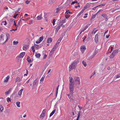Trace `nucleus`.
Listing matches in <instances>:
<instances>
[{"instance_id":"nucleus-1","label":"nucleus","mask_w":120,"mask_h":120,"mask_svg":"<svg viewBox=\"0 0 120 120\" xmlns=\"http://www.w3.org/2000/svg\"><path fill=\"white\" fill-rule=\"evenodd\" d=\"M69 94H67L70 102H75L76 99L73 96L74 85L77 86L80 84V79L79 77L75 76L73 79L72 77H69Z\"/></svg>"},{"instance_id":"nucleus-2","label":"nucleus","mask_w":120,"mask_h":120,"mask_svg":"<svg viewBox=\"0 0 120 120\" xmlns=\"http://www.w3.org/2000/svg\"><path fill=\"white\" fill-rule=\"evenodd\" d=\"M79 62L78 60H75L73 61L71 65L69 66V71L75 69L76 65Z\"/></svg>"},{"instance_id":"nucleus-3","label":"nucleus","mask_w":120,"mask_h":120,"mask_svg":"<svg viewBox=\"0 0 120 120\" xmlns=\"http://www.w3.org/2000/svg\"><path fill=\"white\" fill-rule=\"evenodd\" d=\"M46 109H44L43 110L40 116V118L42 119L43 118V117L45 116V112Z\"/></svg>"},{"instance_id":"nucleus-4","label":"nucleus","mask_w":120,"mask_h":120,"mask_svg":"<svg viewBox=\"0 0 120 120\" xmlns=\"http://www.w3.org/2000/svg\"><path fill=\"white\" fill-rule=\"evenodd\" d=\"M25 54V52H21L17 57L22 58L23 57Z\"/></svg>"},{"instance_id":"nucleus-5","label":"nucleus","mask_w":120,"mask_h":120,"mask_svg":"<svg viewBox=\"0 0 120 120\" xmlns=\"http://www.w3.org/2000/svg\"><path fill=\"white\" fill-rule=\"evenodd\" d=\"M98 34H97L95 36L94 40L95 42L96 43H98Z\"/></svg>"},{"instance_id":"nucleus-6","label":"nucleus","mask_w":120,"mask_h":120,"mask_svg":"<svg viewBox=\"0 0 120 120\" xmlns=\"http://www.w3.org/2000/svg\"><path fill=\"white\" fill-rule=\"evenodd\" d=\"M38 80L37 79L35 80L33 82V85L34 87L36 86V85H37L38 84Z\"/></svg>"},{"instance_id":"nucleus-7","label":"nucleus","mask_w":120,"mask_h":120,"mask_svg":"<svg viewBox=\"0 0 120 120\" xmlns=\"http://www.w3.org/2000/svg\"><path fill=\"white\" fill-rule=\"evenodd\" d=\"M80 49L82 52H84L85 50L86 49V48H85V46L82 45L81 46Z\"/></svg>"},{"instance_id":"nucleus-8","label":"nucleus","mask_w":120,"mask_h":120,"mask_svg":"<svg viewBox=\"0 0 120 120\" xmlns=\"http://www.w3.org/2000/svg\"><path fill=\"white\" fill-rule=\"evenodd\" d=\"M6 36L7 37V39H6V40L4 42V43H5L7 41L9 38L10 35L8 33H7L6 34Z\"/></svg>"},{"instance_id":"nucleus-9","label":"nucleus","mask_w":120,"mask_h":120,"mask_svg":"<svg viewBox=\"0 0 120 120\" xmlns=\"http://www.w3.org/2000/svg\"><path fill=\"white\" fill-rule=\"evenodd\" d=\"M23 89H22L20 90L18 92V94L20 96V97H21V95L22 94V91L23 90Z\"/></svg>"},{"instance_id":"nucleus-10","label":"nucleus","mask_w":120,"mask_h":120,"mask_svg":"<svg viewBox=\"0 0 120 120\" xmlns=\"http://www.w3.org/2000/svg\"><path fill=\"white\" fill-rule=\"evenodd\" d=\"M21 80V79L19 77H17L15 80V83H16L17 82H19Z\"/></svg>"},{"instance_id":"nucleus-11","label":"nucleus","mask_w":120,"mask_h":120,"mask_svg":"<svg viewBox=\"0 0 120 120\" xmlns=\"http://www.w3.org/2000/svg\"><path fill=\"white\" fill-rule=\"evenodd\" d=\"M90 6V4L89 3H87L86 4V6L84 7V8L85 9L89 7Z\"/></svg>"},{"instance_id":"nucleus-12","label":"nucleus","mask_w":120,"mask_h":120,"mask_svg":"<svg viewBox=\"0 0 120 120\" xmlns=\"http://www.w3.org/2000/svg\"><path fill=\"white\" fill-rule=\"evenodd\" d=\"M58 45L56 43V44L54 46L52 49L53 50H55Z\"/></svg>"},{"instance_id":"nucleus-13","label":"nucleus","mask_w":120,"mask_h":120,"mask_svg":"<svg viewBox=\"0 0 120 120\" xmlns=\"http://www.w3.org/2000/svg\"><path fill=\"white\" fill-rule=\"evenodd\" d=\"M41 15H42L41 14L39 15H38L37 17V20H40L42 18V17H41Z\"/></svg>"},{"instance_id":"nucleus-14","label":"nucleus","mask_w":120,"mask_h":120,"mask_svg":"<svg viewBox=\"0 0 120 120\" xmlns=\"http://www.w3.org/2000/svg\"><path fill=\"white\" fill-rule=\"evenodd\" d=\"M54 50H53L52 49L51 51L50 52L49 56L50 57H51V56L53 54Z\"/></svg>"},{"instance_id":"nucleus-15","label":"nucleus","mask_w":120,"mask_h":120,"mask_svg":"<svg viewBox=\"0 0 120 120\" xmlns=\"http://www.w3.org/2000/svg\"><path fill=\"white\" fill-rule=\"evenodd\" d=\"M9 78L10 77L9 75L7 76L6 77V79L4 80V82H7L8 80L9 79Z\"/></svg>"},{"instance_id":"nucleus-16","label":"nucleus","mask_w":120,"mask_h":120,"mask_svg":"<svg viewBox=\"0 0 120 120\" xmlns=\"http://www.w3.org/2000/svg\"><path fill=\"white\" fill-rule=\"evenodd\" d=\"M52 41V39L51 38H49L48 39L47 41V43H51Z\"/></svg>"},{"instance_id":"nucleus-17","label":"nucleus","mask_w":120,"mask_h":120,"mask_svg":"<svg viewBox=\"0 0 120 120\" xmlns=\"http://www.w3.org/2000/svg\"><path fill=\"white\" fill-rule=\"evenodd\" d=\"M55 109H54L52 111V112L50 114L49 117H50L51 116H52L54 114L55 112Z\"/></svg>"},{"instance_id":"nucleus-18","label":"nucleus","mask_w":120,"mask_h":120,"mask_svg":"<svg viewBox=\"0 0 120 120\" xmlns=\"http://www.w3.org/2000/svg\"><path fill=\"white\" fill-rule=\"evenodd\" d=\"M28 48V46L27 45H25L23 47V49L24 50H26Z\"/></svg>"},{"instance_id":"nucleus-19","label":"nucleus","mask_w":120,"mask_h":120,"mask_svg":"<svg viewBox=\"0 0 120 120\" xmlns=\"http://www.w3.org/2000/svg\"><path fill=\"white\" fill-rule=\"evenodd\" d=\"M35 56L37 58H39L41 56V55L40 53L37 54L36 52H35Z\"/></svg>"},{"instance_id":"nucleus-20","label":"nucleus","mask_w":120,"mask_h":120,"mask_svg":"<svg viewBox=\"0 0 120 120\" xmlns=\"http://www.w3.org/2000/svg\"><path fill=\"white\" fill-rule=\"evenodd\" d=\"M4 35L3 34H1L0 37V41H1L3 40H4V38H3Z\"/></svg>"},{"instance_id":"nucleus-21","label":"nucleus","mask_w":120,"mask_h":120,"mask_svg":"<svg viewBox=\"0 0 120 120\" xmlns=\"http://www.w3.org/2000/svg\"><path fill=\"white\" fill-rule=\"evenodd\" d=\"M7 24V22L6 21H3L1 22V24L2 25H6Z\"/></svg>"},{"instance_id":"nucleus-22","label":"nucleus","mask_w":120,"mask_h":120,"mask_svg":"<svg viewBox=\"0 0 120 120\" xmlns=\"http://www.w3.org/2000/svg\"><path fill=\"white\" fill-rule=\"evenodd\" d=\"M55 0H49V3L50 4H52L54 2Z\"/></svg>"},{"instance_id":"nucleus-23","label":"nucleus","mask_w":120,"mask_h":120,"mask_svg":"<svg viewBox=\"0 0 120 120\" xmlns=\"http://www.w3.org/2000/svg\"><path fill=\"white\" fill-rule=\"evenodd\" d=\"M20 102L19 101H17L16 103V104L17 105V106L18 107H20Z\"/></svg>"},{"instance_id":"nucleus-24","label":"nucleus","mask_w":120,"mask_h":120,"mask_svg":"<svg viewBox=\"0 0 120 120\" xmlns=\"http://www.w3.org/2000/svg\"><path fill=\"white\" fill-rule=\"evenodd\" d=\"M97 14V13H95L94 14V15H92V17L91 18V20H92L93 19H94L95 18L96 15Z\"/></svg>"},{"instance_id":"nucleus-25","label":"nucleus","mask_w":120,"mask_h":120,"mask_svg":"<svg viewBox=\"0 0 120 120\" xmlns=\"http://www.w3.org/2000/svg\"><path fill=\"white\" fill-rule=\"evenodd\" d=\"M101 16L105 18L108 17L107 15L105 14H102L101 15Z\"/></svg>"},{"instance_id":"nucleus-26","label":"nucleus","mask_w":120,"mask_h":120,"mask_svg":"<svg viewBox=\"0 0 120 120\" xmlns=\"http://www.w3.org/2000/svg\"><path fill=\"white\" fill-rule=\"evenodd\" d=\"M59 86V85H58V86H57V87H56V96H57V94L58 93V90Z\"/></svg>"},{"instance_id":"nucleus-27","label":"nucleus","mask_w":120,"mask_h":120,"mask_svg":"<svg viewBox=\"0 0 120 120\" xmlns=\"http://www.w3.org/2000/svg\"><path fill=\"white\" fill-rule=\"evenodd\" d=\"M115 55L112 52V53L110 55V57L111 58H113L114 56H115Z\"/></svg>"},{"instance_id":"nucleus-28","label":"nucleus","mask_w":120,"mask_h":120,"mask_svg":"<svg viewBox=\"0 0 120 120\" xmlns=\"http://www.w3.org/2000/svg\"><path fill=\"white\" fill-rule=\"evenodd\" d=\"M4 109V107L1 105H0V110L1 112H2V110Z\"/></svg>"},{"instance_id":"nucleus-29","label":"nucleus","mask_w":120,"mask_h":120,"mask_svg":"<svg viewBox=\"0 0 120 120\" xmlns=\"http://www.w3.org/2000/svg\"><path fill=\"white\" fill-rule=\"evenodd\" d=\"M118 50L117 49H116L115 50L112 52L114 54H115V55H116V54L118 53Z\"/></svg>"},{"instance_id":"nucleus-30","label":"nucleus","mask_w":120,"mask_h":120,"mask_svg":"<svg viewBox=\"0 0 120 120\" xmlns=\"http://www.w3.org/2000/svg\"><path fill=\"white\" fill-rule=\"evenodd\" d=\"M71 1L69 0H67V2L65 3L66 4L68 5H69Z\"/></svg>"},{"instance_id":"nucleus-31","label":"nucleus","mask_w":120,"mask_h":120,"mask_svg":"<svg viewBox=\"0 0 120 120\" xmlns=\"http://www.w3.org/2000/svg\"><path fill=\"white\" fill-rule=\"evenodd\" d=\"M97 54V53H96L95 52L92 55V56H90V58L91 57V58H92V59L94 57V56Z\"/></svg>"},{"instance_id":"nucleus-32","label":"nucleus","mask_w":120,"mask_h":120,"mask_svg":"<svg viewBox=\"0 0 120 120\" xmlns=\"http://www.w3.org/2000/svg\"><path fill=\"white\" fill-rule=\"evenodd\" d=\"M69 10L68 9V10H66V12L65 13H67V14H72V13L71 12H70V11H69Z\"/></svg>"},{"instance_id":"nucleus-33","label":"nucleus","mask_w":120,"mask_h":120,"mask_svg":"<svg viewBox=\"0 0 120 120\" xmlns=\"http://www.w3.org/2000/svg\"><path fill=\"white\" fill-rule=\"evenodd\" d=\"M89 25H90L89 24H87L86 25L85 27L83 30L84 31L85 30L88 28V27L89 26Z\"/></svg>"},{"instance_id":"nucleus-34","label":"nucleus","mask_w":120,"mask_h":120,"mask_svg":"<svg viewBox=\"0 0 120 120\" xmlns=\"http://www.w3.org/2000/svg\"><path fill=\"white\" fill-rule=\"evenodd\" d=\"M47 13H46L45 12L44 13V17L45 18V20H47V17L46 16Z\"/></svg>"},{"instance_id":"nucleus-35","label":"nucleus","mask_w":120,"mask_h":120,"mask_svg":"<svg viewBox=\"0 0 120 120\" xmlns=\"http://www.w3.org/2000/svg\"><path fill=\"white\" fill-rule=\"evenodd\" d=\"M61 26H60V24L59 23V24L58 26L56 27V28L59 30L60 29Z\"/></svg>"},{"instance_id":"nucleus-36","label":"nucleus","mask_w":120,"mask_h":120,"mask_svg":"<svg viewBox=\"0 0 120 120\" xmlns=\"http://www.w3.org/2000/svg\"><path fill=\"white\" fill-rule=\"evenodd\" d=\"M43 36H42L40 37L39 39V41L41 42L43 40Z\"/></svg>"},{"instance_id":"nucleus-37","label":"nucleus","mask_w":120,"mask_h":120,"mask_svg":"<svg viewBox=\"0 0 120 120\" xmlns=\"http://www.w3.org/2000/svg\"><path fill=\"white\" fill-rule=\"evenodd\" d=\"M82 63L85 67L86 66V64L85 61L83 60L82 61Z\"/></svg>"},{"instance_id":"nucleus-38","label":"nucleus","mask_w":120,"mask_h":120,"mask_svg":"<svg viewBox=\"0 0 120 120\" xmlns=\"http://www.w3.org/2000/svg\"><path fill=\"white\" fill-rule=\"evenodd\" d=\"M19 43L18 41H14L13 42V44L14 45H16L17 44Z\"/></svg>"},{"instance_id":"nucleus-39","label":"nucleus","mask_w":120,"mask_h":120,"mask_svg":"<svg viewBox=\"0 0 120 120\" xmlns=\"http://www.w3.org/2000/svg\"><path fill=\"white\" fill-rule=\"evenodd\" d=\"M45 77V76L44 75L41 78L40 80L41 82L42 81L44 80V78Z\"/></svg>"},{"instance_id":"nucleus-40","label":"nucleus","mask_w":120,"mask_h":120,"mask_svg":"<svg viewBox=\"0 0 120 120\" xmlns=\"http://www.w3.org/2000/svg\"><path fill=\"white\" fill-rule=\"evenodd\" d=\"M66 22V19H64L60 22V24H63Z\"/></svg>"},{"instance_id":"nucleus-41","label":"nucleus","mask_w":120,"mask_h":120,"mask_svg":"<svg viewBox=\"0 0 120 120\" xmlns=\"http://www.w3.org/2000/svg\"><path fill=\"white\" fill-rule=\"evenodd\" d=\"M106 3H105L103 4H101L98 6V7L99 6H104L106 4Z\"/></svg>"},{"instance_id":"nucleus-42","label":"nucleus","mask_w":120,"mask_h":120,"mask_svg":"<svg viewBox=\"0 0 120 120\" xmlns=\"http://www.w3.org/2000/svg\"><path fill=\"white\" fill-rule=\"evenodd\" d=\"M75 3H77L78 4H79V3H78L77 1H74L72 2V3L71 4L72 5Z\"/></svg>"},{"instance_id":"nucleus-43","label":"nucleus","mask_w":120,"mask_h":120,"mask_svg":"<svg viewBox=\"0 0 120 120\" xmlns=\"http://www.w3.org/2000/svg\"><path fill=\"white\" fill-rule=\"evenodd\" d=\"M68 14H67V15H65V17L67 19H68V18H69L70 16V15H68Z\"/></svg>"},{"instance_id":"nucleus-44","label":"nucleus","mask_w":120,"mask_h":120,"mask_svg":"<svg viewBox=\"0 0 120 120\" xmlns=\"http://www.w3.org/2000/svg\"><path fill=\"white\" fill-rule=\"evenodd\" d=\"M34 45H35V47L37 49H38L39 47L38 45L37 44H34Z\"/></svg>"},{"instance_id":"nucleus-45","label":"nucleus","mask_w":120,"mask_h":120,"mask_svg":"<svg viewBox=\"0 0 120 120\" xmlns=\"http://www.w3.org/2000/svg\"><path fill=\"white\" fill-rule=\"evenodd\" d=\"M7 101L8 102H9V101H11V99L9 98H7Z\"/></svg>"},{"instance_id":"nucleus-46","label":"nucleus","mask_w":120,"mask_h":120,"mask_svg":"<svg viewBox=\"0 0 120 120\" xmlns=\"http://www.w3.org/2000/svg\"><path fill=\"white\" fill-rule=\"evenodd\" d=\"M120 77V73H119L116 77V78H118Z\"/></svg>"},{"instance_id":"nucleus-47","label":"nucleus","mask_w":120,"mask_h":120,"mask_svg":"<svg viewBox=\"0 0 120 120\" xmlns=\"http://www.w3.org/2000/svg\"><path fill=\"white\" fill-rule=\"evenodd\" d=\"M85 9L83 8V9L82 10V11L80 12L81 14L84 11Z\"/></svg>"},{"instance_id":"nucleus-48","label":"nucleus","mask_w":120,"mask_h":120,"mask_svg":"<svg viewBox=\"0 0 120 120\" xmlns=\"http://www.w3.org/2000/svg\"><path fill=\"white\" fill-rule=\"evenodd\" d=\"M41 41H39V39L36 41V43L37 44H39L41 42Z\"/></svg>"},{"instance_id":"nucleus-49","label":"nucleus","mask_w":120,"mask_h":120,"mask_svg":"<svg viewBox=\"0 0 120 120\" xmlns=\"http://www.w3.org/2000/svg\"><path fill=\"white\" fill-rule=\"evenodd\" d=\"M30 1H29L28 0H26L25 2V3L26 4H28Z\"/></svg>"},{"instance_id":"nucleus-50","label":"nucleus","mask_w":120,"mask_h":120,"mask_svg":"<svg viewBox=\"0 0 120 120\" xmlns=\"http://www.w3.org/2000/svg\"><path fill=\"white\" fill-rule=\"evenodd\" d=\"M63 37V36H62L61 37H60V38L58 40L61 41V40H62V39Z\"/></svg>"},{"instance_id":"nucleus-51","label":"nucleus","mask_w":120,"mask_h":120,"mask_svg":"<svg viewBox=\"0 0 120 120\" xmlns=\"http://www.w3.org/2000/svg\"><path fill=\"white\" fill-rule=\"evenodd\" d=\"M61 41H60L58 40L57 41L56 44L59 45V44L60 43Z\"/></svg>"},{"instance_id":"nucleus-52","label":"nucleus","mask_w":120,"mask_h":120,"mask_svg":"<svg viewBox=\"0 0 120 120\" xmlns=\"http://www.w3.org/2000/svg\"><path fill=\"white\" fill-rule=\"evenodd\" d=\"M56 21V20L55 19H54L53 20V25L54 26L55 24V22Z\"/></svg>"},{"instance_id":"nucleus-53","label":"nucleus","mask_w":120,"mask_h":120,"mask_svg":"<svg viewBox=\"0 0 120 120\" xmlns=\"http://www.w3.org/2000/svg\"><path fill=\"white\" fill-rule=\"evenodd\" d=\"M18 14H16L13 16V17L14 18H16V16L18 15Z\"/></svg>"},{"instance_id":"nucleus-54","label":"nucleus","mask_w":120,"mask_h":120,"mask_svg":"<svg viewBox=\"0 0 120 120\" xmlns=\"http://www.w3.org/2000/svg\"><path fill=\"white\" fill-rule=\"evenodd\" d=\"M103 11V10L102 9H100L98 11V12H97L96 13H97V14L98 13H99L101 11Z\"/></svg>"},{"instance_id":"nucleus-55","label":"nucleus","mask_w":120,"mask_h":120,"mask_svg":"<svg viewBox=\"0 0 120 120\" xmlns=\"http://www.w3.org/2000/svg\"><path fill=\"white\" fill-rule=\"evenodd\" d=\"M47 56V55H44V57H43V59H45L46 58V57Z\"/></svg>"},{"instance_id":"nucleus-56","label":"nucleus","mask_w":120,"mask_h":120,"mask_svg":"<svg viewBox=\"0 0 120 120\" xmlns=\"http://www.w3.org/2000/svg\"><path fill=\"white\" fill-rule=\"evenodd\" d=\"M98 7V6H96L92 8V9L94 10H96V8Z\"/></svg>"},{"instance_id":"nucleus-57","label":"nucleus","mask_w":120,"mask_h":120,"mask_svg":"<svg viewBox=\"0 0 120 120\" xmlns=\"http://www.w3.org/2000/svg\"><path fill=\"white\" fill-rule=\"evenodd\" d=\"M22 18H20V20H19V21H18V23L20 24V22L21 21V20Z\"/></svg>"},{"instance_id":"nucleus-58","label":"nucleus","mask_w":120,"mask_h":120,"mask_svg":"<svg viewBox=\"0 0 120 120\" xmlns=\"http://www.w3.org/2000/svg\"><path fill=\"white\" fill-rule=\"evenodd\" d=\"M78 107L79 108V109L80 110H81L82 108V107L81 106H80L79 105L78 106Z\"/></svg>"},{"instance_id":"nucleus-59","label":"nucleus","mask_w":120,"mask_h":120,"mask_svg":"<svg viewBox=\"0 0 120 120\" xmlns=\"http://www.w3.org/2000/svg\"><path fill=\"white\" fill-rule=\"evenodd\" d=\"M9 93L8 91L6 92H5V95H8V94H9Z\"/></svg>"},{"instance_id":"nucleus-60","label":"nucleus","mask_w":120,"mask_h":120,"mask_svg":"<svg viewBox=\"0 0 120 120\" xmlns=\"http://www.w3.org/2000/svg\"><path fill=\"white\" fill-rule=\"evenodd\" d=\"M80 111H79L78 112V116L77 117H79L80 116Z\"/></svg>"},{"instance_id":"nucleus-61","label":"nucleus","mask_w":120,"mask_h":120,"mask_svg":"<svg viewBox=\"0 0 120 120\" xmlns=\"http://www.w3.org/2000/svg\"><path fill=\"white\" fill-rule=\"evenodd\" d=\"M91 59H92V58H91V57L90 58V57H88V58H87V59L88 60H90Z\"/></svg>"},{"instance_id":"nucleus-62","label":"nucleus","mask_w":120,"mask_h":120,"mask_svg":"<svg viewBox=\"0 0 120 120\" xmlns=\"http://www.w3.org/2000/svg\"><path fill=\"white\" fill-rule=\"evenodd\" d=\"M60 24V26H62V27H65L63 25V24Z\"/></svg>"},{"instance_id":"nucleus-63","label":"nucleus","mask_w":120,"mask_h":120,"mask_svg":"<svg viewBox=\"0 0 120 120\" xmlns=\"http://www.w3.org/2000/svg\"><path fill=\"white\" fill-rule=\"evenodd\" d=\"M110 36V35H107L106 36V38H109V37Z\"/></svg>"},{"instance_id":"nucleus-64","label":"nucleus","mask_w":120,"mask_h":120,"mask_svg":"<svg viewBox=\"0 0 120 120\" xmlns=\"http://www.w3.org/2000/svg\"><path fill=\"white\" fill-rule=\"evenodd\" d=\"M58 30H59L58 29H57V28H56V30H55V32L56 33H57L58 32Z\"/></svg>"}]
</instances>
